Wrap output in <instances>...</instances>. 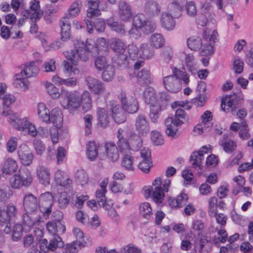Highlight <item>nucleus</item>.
<instances>
[{
  "label": "nucleus",
  "mask_w": 253,
  "mask_h": 253,
  "mask_svg": "<svg viewBox=\"0 0 253 253\" xmlns=\"http://www.w3.org/2000/svg\"><path fill=\"white\" fill-rule=\"evenodd\" d=\"M124 157L122 158V165L126 169L128 170H133V161L134 158L132 156L131 153L123 155Z\"/></svg>",
  "instance_id": "obj_53"
},
{
  "label": "nucleus",
  "mask_w": 253,
  "mask_h": 253,
  "mask_svg": "<svg viewBox=\"0 0 253 253\" xmlns=\"http://www.w3.org/2000/svg\"><path fill=\"white\" fill-rule=\"evenodd\" d=\"M103 147L105 149V155H100V159L104 160L105 158H107L113 162H116L119 159V152L115 142L111 141L106 142L103 146Z\"/></svg>",
  "instance_id": "obj_8"
},
{
  "label": "nucleus",
  "mask_w": 253,
  "mask_h": 253,
  "mask_svg": "<svg viewBox=\"0 0 253 253\" xmlns=\"http://www.w3.org/2000/svg\"><path fill=\"white\" fill-rule=\"evenodd\" d=\"M188 120V117L185 111L181 108H178L173 118L169 117L165 121V131L167 135L171 138L176 137L178 135L177 127Z\"/></svg>",
  "instance_id": "obj_2"
},
{
  "label": "nucleus",
  "mask_w": 253,
  "mask_h": 253,
  "mask_svg": "<svg viewBox=\"0 0 253 253\" xmlns=\"http://www.w3.org/2000/svg\"><path fill=\"white\" fill-rule=\"evenodd\" d=\"M123 133V129L121 128L118 129L117 133V137L118 139L117 141V147L121 153L123 155H125L131 153V151L130 145L128 140L124 137Z\"/></svg>",
  "instance_id": "obj_21"
},
{
  "label": "nucleus",
  "mask_w": 253,
  "mask_h": 253,
  "mask_svg": "<svg viewBox=\"0 0 253 253\" xmlns=\"http://www.w3.org/2000/svg\"><path fill=\"white\" fill-rule=\"evenodd\" d=\"M204 157L201 154H200L198 151L193 152L190 156V161L194 168H200L202 166Z\"/></svg>",
  "instance_id": "obj_51"
},
{
  "label": "nucleus",
  "mask_w": 253,
  "mask_h": 253,
  "mask_svg": "<svg viewBox=\"0 0 253 253\" xmlns=\"http://www.w3.org/2000/svg\"><path fill=\"white\" fill-rule=\"evenodd\" d=\"M27 118L20 119L16 113L10 115L8 122L16 129L22 132H26V127L29 123Z\"/></svg>",
  "instance_id": "obj_20"
},
{
  "label": "nucleus",
  "mask_w": 253,
  "mask_h": 253,
  "mask_svg": "<svg viewBox=\"0 0 253 253\" xmlns=\"http://www.w3.org/2000/svg\"><path fill=\"white\" fill-rule=\"evenodd\" d=\"M140 214L146 219H149L152 215V209L149 203H142L139 206Z\"/></svg>",
  "instance_id": "obj_55"
},
{
  "label": "nucleus",
  "mask_w": 253,
  "mask_h": 253,
  "mask_svg": "<svg viewBox=\"0 0 253 253\" xmlns=\"http://www.w3.org/2000/svg\"><path fill=\"white\" fill-rule=\"evenodd\" d=\"M109 106L112 112V117L117 124H122L126 121V113L124 109L114 100L109 101Z\"/></svg>",
  "instance_id": "obj_9"
},
{
  "label": "nucleus",
  "mask_w": 253,
  "mask_h": 253,
  "mask_svg": "<svg viewBox=\"0 0 253 253\" xmlns=\"http://www.w3.org/2000/svg\"><path fill=\"white\" fill-rule=\"evenodd\" d=\"M185 0H172L169 5L170 13H163L161 18V23L163 27L167 30H172L175 26V21L174 18L178 17L184 7Z\"/></svg>",
  "instance_id": "obj_1"
},
{
  "label": "nucleus",
  "mask_w": 253,
  "mask_h": 253,
  "mask_svg": "<svg viewBox=\"0 0 253 253\" xmlns=\"http://www.w3.org/2000/svg\"><path fill=\"white\" fill-rule=\"evenodd\" d=\"M39 71V68L36 64L34 62H31L25 64L19 74L28 78L37 75Z\"/></svg>",
  "instance_id": "obj_36"
},
{
  "label": "nucleus",
  "mask_w": 253,
  "mask_h": 253,
  "mask_svg": "<svg viewBox=\"0 0 253 253\" xmlns=\"http://www.w3.org/2000/svg\"><path fill=\"white\" fill-rule=\"evenodd\" d=\"M115 75V68L112 66H108L102 73V79L107 82L111 81Z\"/></svg>",
  "instance_id": "obj_62"
},
{
  "label": "nucleus",
  "mask_w": 253,
  "mask_h": 253,
  "mask_svg": "<svg viewBox=\"0 0 253 253\" xmlns=\"http://www.w3.org/2000/svg\"><path fill=\"white\" fill-rule=\"evenodd\" d=\"M46 228L53 235H56L57 233L62 234L66 230L65 226L62 221H48L46 223Z\"/></svg>",
  "instance_id": "obj_27"
},
{
  "label": "nucleus",
  "mask_w": 253,
  "mask_h": 253,
  "mask_svg": "<svg viewBox=\"0 0 253 253\" xmlns=\"http://www.w3.org/2000/svg\"><path fill=\"white\" fill-rule=\"evenodd\" d=\"M118 98L121 101L122 108L125 112L134 114L138 111L139 105L136 98L132 97H126V93L124 91L120 92L118 95Z\"/></svg>",
  "instance_id": "obj_7"
},
{
  "label": "nucleus",
  "mask_w": 253,
  "mask_h": 253,
  "mask_svg": "<svg viewBox=\"0 0 253 253\" xmlns=\"http://www.w3.org/2000/svg\"><path fill=\"white\" fill-rule=\"evenodd\" d=\"M37 174L41 183L44 185L49 184L50 172L46 167L39 166L37 170Z\"/></svg>",
  "instance_id": "obj_35"
},
{
  "label": "nucleus",
  "mask_w": 253,
  "mask_h": 253,
  "mask_svg": "<svg viewBox=\"0 0 253 253\" xmlns=\"http://www.w3.org/2000/svg\"><path fill=\"white\" fill-rule=\"evenodd\" d=\"M79 48L76 45L74 49L71 50L70 51H67L65 53L66 57L71 61V64L73 66L78 65L79 60Z\"/></svg>",
  "instance_id": "obj_49"
},
{
  "label": "nucleus",
  "mask_w": 253,
  "mask_h": 253,
  "mask_svg": "<svg viewBox=\"0 0 253 253\" xmlns=\"http://www.w3.org/2000/svg\"><path fill=\"white\" fill-rule=\"evenodd\" d=\"M144 11L149 16H155L160 13L161 7L157 1L148 0L145 4Z\"/></svg>",
  "instance_id": "obj_25"
},
{
  "label": "nucleus",
  "mask_w": 253,
  "mask_h": 253,
  "mask_svg": "<svg viewBox=\"0 0 253 253\" xmlns=\"http://www.w3.org/2000/svg\"><path fill=\"white\" fill-rule=\"evenodd\" d=\"M127 52L128 58L132 60H135L137 59L139 55V50L137 46L133 44H129L127 47Z\"/></svg>",
  "instance_id": "obj_58"
},
{
  "label": "nucleus",
  "mask_w": 253,
  "mask_h": 253,
  "mask_svg": "<svg viewBox=\"0 0 253 253\" xmlns=\"http://www.w3.org/2000/svg\"><path fill=\"white\" fill-rule=\"evenodd\" d=\"M23 206L25 211L29 213L38 212L39 202L37 198L31 193L26 194L24 197Z\"/></svg>",
  "instance_id": "obj_14"
},
{
  "label": "nucleus",
  "mask_w": 253,
  "mask_h": 253,
  "mask_svg": "<svg viewBox=\"0 0 253 253\" xmlns=\"http://www.w3.org/2000/svg\"><path fill=\"white\" fill-rule=\"evenodd\" d=\"M45 87L48 94L53 98H58L60 94L58 89L52 84L46 82L44 84Z\"/></svg>",
  "instance_id": "obj_57"
},
{
  "label": "nucleus",
  "mask_w": 253,
  "mask_h": 253,
  "mask_svg": "<svg viewBox=\"0 0 253 253\" xmlns=\"http://www.w3.org/2000/svg\"><path fill=\"white\" fill-rule=\"evenodd\" d=\"M136 79L138 84L141 85H149L153 80L150 71L146 69H143L138 73Z\"/></svg>",
  "instance_id": "obj_30"
},
{
  "label": "nucleus",
  "mask_w": 253,
  "mask_h": 253,
  "mask_svg": "<svg viewBox=\"0 0 253 253\" xmlns=\"http://www.w3.org/2000/svg\"><path fill=\"white\" fill-rule=\"evenodd\" d=\"M240 99L236 94L226 96L221 100V108L226 113L231 112L234 114L238 107Z\"/></svg>",
  "instance_id": "obj_12"
},
{
  "label": "nucleus",
  "mask_w": 253,
  "mask_h": 253,
  "mask_svg": "<svg viewBox=\"0 0 253 253\" xmlns=\"http://www.w3.org/2000/svg\"><path fill=\"white\" fill-rule=\"evenodd\" d=\"M54 181L57 184L64 187L68 192H72V181L64 171L57 170L54 174Z\"/></svg>",
  "instance_id": "obj_15"
},
{
  "label": "nucleus",
  "mask_w": 253,
  "mask_h": 253,
  "mask_svg": "<svg viewBox=\"0 0 253 253\" xmlns=\"http://www.w3.org/2000/svg\"><path fill=\"white\" fill-rule=\"evenodd\" d=\"M217 199L215 197H211L209 201V214L211 217L214 216L217 211Z\"/></svg>",
  "instance_id": "obj_64"
},
{
  "label": "nucleus",
  "mask_w": 253,
  "mask_h": 253,
  "mask_svg": "<svg viewBox=\"0 0 253 253\" xmlns=\"http://www.w3.org/2000/svg\"><path fill=\"white\" fill-rule=\"evenodd\" d=\"M62 97L68 98L67 103L65 105L61 104L64 109L69 110L70 113L77 111L79 107V98L75 93H70L66 90H63L61 93Z\"/></svg>",
  "instance_id": "obj_11"
},
{
  "label": "nucleus",
  "mask_w": 253,
  "mask_h": 253,
  "mask_svg": "<svg viewBox=\"0 0 253 253\" xmlns=\"http://www.w3.org/2000/svg\"><path fill=\"white\" fill-rule=\"evenodd\" d=\"M188 199L187 195L184 192H181L175 198L169 197L168 199V203L172 209H177L185 205Z\"/></svg>",
  "instance_id": "obj_24"
},
{
  "label": "nucleus",
  "mask_w": 253,
  "mask_h": 253,
  "mask_svg": "<svg viewBox=\"0 0 253 253\" xmlns=\"http://www.w3.org/2000/svg\"><path fill=\"white\" fill-rule=\"evenodd\" d=\"M15 79L14 81V85L15 87L21 89L23 91H26L28 89L29 82L27 78L24 76L23 75L19 73L15 75Z\"/></svg>",
  "instance_id": "obj_41"
},
{
  "label": "nucleus",
  "mask_w": 253,
  "mask_h": 253,
  "mask_svg": "<svg viewBox=\"0 0 253 253\" xmlns=\"http://www.w3.org/2000/svg\"><path fill=\"white\" fill-rule=\"evenodd\" d=\"M118 13L121 21L126 22L131 20L133 13L130 5L125 1L118 3Z\"/></svg>",
  "instance_id": "obj_17"
},
{
  "label": "nucleus",
  "mask_w": 253,
  "mask_h": 253,
  "mask_svg": "<svg viewBox=\"0 0 253 253\" xmlns=\"http://www.w3.org/2000/svg\"><path fill=\"white\" fill-rule=\"evenodd\" d=\"M110 47L117 53H124L126 48V45L125 42L119 39H113L110 43Z\"/></svg>",
  "instance_id": "obj_43"
},
{
  "label": "nucleus",
  "mask_w": 253,
  "mask_h": 253,
  "mask_svg": "<svg viewBox=\"0 0 253 253\" xmlns=\"http://www.w3.org/2000/svg\"><path fill=\"white\" fill-rule=\"evenodd\" d=\"M149 41L151 45L156 48H160L165 43V39L163 35L159 33L152 34Z\"/></svg>",
  "instance_id": "obj_45"
},
{
  "label": "nucleus",
  "mask_w": 253,
  "mask_h": 253,
  "mask_svg": "<svg viewBox=\"0 0 253 253\" xmlns=\"http://www.w3.org/2000/svg\"><path fill=\"white\" fill-rule=\"evenodd\" d=\"M33 180L31 171L27 169H24L11 177L9 179V183L12 188L18 189L22 187L30 186Z\"/></svg>",
  "instance_id": "obj_5"
},
{
  "label": "nucleus",
  "mask_w": 253,
  "mask_h": 253,
  "mask_svg": "<svg viewBox=\"0 0 253 253\" xmlns=\"http://www.w3.org/2000/svg\"><path fill=\"white\" fill-rule=\"evenodd\" d=\"M166 109V105L162 106L160 104L150 105L149 118L151 121L157 123L160 117V114L162 110Z\"/></svg>",
  "instance_id": "obj_37"
},
{
  "label": "nucleus",
  "mask_w": 253,
  "mask_h": 253,
  "mask_svg": "<svg viewBox=\"0 0 253 253\" xmlns=\"http://www.w3.org/2000/svg\"><path fill=\"white\" fill-rule=\"evenodd\" d=\"M151 45L147 43H142L139 47V56L144 59L152 58L155 54V50Z\"/></svg>",
  "instance_id": "obj_38"
},
{
  "label": "nucleus",
  "mask_w": 253,
  "mask_h": 253,
  "mask_svg": "<svg viewBox=\"0 0 253 253\" xmlns=\"http://www.w3.org/2000/svg\"><path fill=\"white\" fill-rule=\"evenodd\" d=\"M63 115L61 110L55 108L50 113V123L54 124V126L60 127L63 122Z\"/></svg>",
  "instance_id": "obj_42"
},
{
  "label": "nucleus",
  "mask_w": 253,
  "mask_h": 253,
  "mask_svg": "<svg viewBox=\"0 0 253 253\" xmlns=\"http://www.w3.org/2000/svg\"><path fill=\"white\" fill-rule=\"evenodd\" d=\"M132 26L141 30L147 20L143 14H138L132 17Z\"/></svg>",
  "instance_id": "obj_54"
},
{
  "label": "nucleus",
  "mask_w": 253,
  "mask_h": 253,
  "mask_svg": "<svg viewBox=\"0 0 253 253\" xmlns=\"http://www.w3.org/2000/svg\"><path fill=\"white\" fill-rule=\"evenodd\" d=\"M106 40L103 38H98L96 41L87 39L85 43L80 42V60L86 61L91 52L99 53L100 51L106 48Z\"/></svg>",
  "instance_id": "obj_3"
},
{
  "label": "nucleus",
  "mask_w": 253,
  "mask_h": 253,
  "mask_svg": "<svg viewBox=\"0 0 253 253\" xmlns=\"http://www.w3.org/2000/svg\"><path fill=\"white\" fill-rule=\"evenodd\" d=\"M202 39L199 37H192L187 40V46L192 50L197 51L202 46Z\"/></svg>",
  "instance_id": "obj_50"
},
{
  "label": "nucleus",
  "mask_w": 253,
  "mask_h": 253,
  "mask_svg": "<svg viewBox=\"0 0 253 253\" xmlns=\"http://www.w3.org/2000/svg\"><path fill=\"white\" fill-rule=\"evenodd\" d=\"M173 52L172 48L169 46H165L162 50L161 57L164 62L169 63L172 59Z\"/></svg>",
  "instance_id": "obj_63"
},
{
  "label": "nucleus",
  "mask_w": 253,
  "mask_h": 253,
  "mask_svg": "<svg viewBox=\"0 0 253 253\" xmlns=\"http://www.w3.org/2000/svg\"><path fill=\"white\" fill-rule=\"evenodd\" d=\"M85 81L88 89L92 93L100 95L105 93L106 94H109V92L106 91L104 84L101 81L92 77H87Z\"/></svg>",
  "instance_id": "obj_10"
},
{
  "label": "nucleus",
  "mask_w": 253,
  "mask_h": 253,
  "mask_svg": "<svg viewBox=\"0 0 253 253\" xmlns=\"http://www.w3.org/2000/svg\"><path fill=\"white\" fill-rule=\"evenodd\" d=\"M42 221L41 216L38 213L30 214L28 212L22 216V223L26 230H30L34 225Z\"/></svg>",
  "instance_id": "obj_22"
},
{
  "label": "nucleus",
  "mask_w": 253,
  "mask_h": 253,
  "mask_svg": "<svg viewBox=\"0 0 253 253\" xmlns=\"http://www.w3.org/2000/svg\"><path fill=\"white\" fill-rule=\"evenodd\" d=\"M63 246V242L61 237L57 235H54L52 239L50 240L48 245V249L54 251L57 248H61Z\"/></svg>",
  "instance_id": "obj_56"
},
{
  "label": "nucleus",
  "mask_w": 253,
  "mask_h": 253,
  "mask_svg": "<svg viewBox=\"0 0 253 253\" xmlns=\"http://www.w3.org/2000/svg\"><path fill=\"white\" fill-rule=\"evenodd\" d=\"M152 199L157 204L163 203L165 193L168 192L171 185V181L169 179L162 180L161 178H157L153 182Z\"/></svg>",
  "instance_id": "obj_4"
},
{
  "label": "nucleus",
  "mask_w": 253,
  "mask_h": 253,
  "mask_svg": "<svg viewBox=\"0 0 253 253\" xmlns=\"http://www.w3.org/2000/svg\"><path fill=\"white\" fill-rule=\"evenodd\" d=\"M106 193V191L100 190H97L95 192L96 199L98 204L100 207L105 209L107 208L105 196Z\"/></svg>",
  "instance_id": "obj_60"
},
{
  "label": "nucleus",
  "mask_w": 253,
  "mask_h": 253,
  "mask_svg": "<svg viewBox=\"0 0 253 253\" xmlns=\"http://www.w3.org/2000/svg\"><path fill=\"white\" fill-rule=\"evenodd\" d=\"M18 168L16 161L11 158H7L4 161L2 171L6 174H12L17 171Z\"/></svg>",
  "instance_id": "obj_28"
},
{
  "label": "nucleus",
  "mask_w": 253,
  "mask_h": 253,
  "mask_svg": "<svg viewBox=\"0 0 253 253\" xmlns=\"http://www.w3.org/2000/svg\"><path fill=\"white\" fill-rule=\"evenodd\" d=\"M84 130L85 135L88 136L91 134L93 117L91 115L86 114L84 117Z\"/></svg>",
  "instance_id": "obj_61"
},
{
  "label": "nucleus",
  "mask_w": 253,
  "mask_h": 253,
  "mask_svg": "<svg viewBox=\"0 0 253 253\" xmlns=\"http://www.w3.org/2000/svg\"><path fill=\"white\" fill-rule=\"evenodd\" d=\"M163 84L166 89L171 93H176L181 88V83H179L173 75L164 77Z\"/></svg>",
  "instance_id": "obj_19"
},
{
  "label": "nucleus",
  "mask_w": 253,
  "mask_h": 253,
  "mask_svg": "<svg viewBox=\"0 0 253 253\" xmlns=\"http://www.w3.org/2000/svg\"><path fill=\"white\" fill-rule=\"evenodd\" d=\"M141 136L134 133L129 137L131 151H138L142 146Z\"/></svg>",
  "instance_id": "obj_46"
},
{
  "label": "nucleus",
  "mask_w": 253,
  "mask_h": 253,
  "mask_svg": "<svg viewBox=\"0 0 253 253\" xmlns=\"http://www.w3.org/2000/svg\"><path fill=\"white\" fill-rule=\"evenodd\" d=\"M61 27V40L63 42H66L70 39V23L67 17H63L59 23Z\"/></svg>",
  "instance_id": "obj_31"
},
{
  "label": "nucleus",
  "mask_w": 253,
  "mask_h": 253,
  "mask_svg": "<svg viewBox=\"0 0 253 253\" xmlns=\"http://www.w3.org/2000/svg\"><path fill=\"white\" fill-rule=\"evenodd\" d=\"M98 124L101 127L105 128L109 126L110 117L108 112L104 108L98 107L96 112Z\"/></svg>",
  "instance_id": "obj_26"
},
{
  "label": "nucleus",
  "mask_w": 253,
  "mask_h": 253,
  "mask_svg": "<svg viewBox=\"0 0 253 253\" xmlns=\"http://www.w3.org/2000/svg\"><path fill=\"white\" fill-rule=\"evenodd\" d=\"M18 155L21 163L24 166H30L33 162V154L26 144L21 145L18 150Z\"/></svg>",
  "instance_id": "obj_16"
},
{
  "label": "nucleus",
  "mask_w": 253,
  "mask_h": 253,
  "mask_svg": "<svg viewBox=\"0 0 253 253\" xmlns=\"http://www.w3.org/2000/svg\"><path fill=\"white\" fill-rule=\"evenodd\" d=\"M106 23L112 31L124 35L126 33L125 26L124 24L116 20L114 17H111L107 20Z\"/></svg>",
  "instance_id": "obj_32"
},
{
  "label": "nucleus",
  "mask_w": 253,
  "mask_h": 253,
  "mask_svg": "<svg viewBox=\"0 0 253 253\" xmlns=\"http://www.w3.org/2000/svg\"><path fill=\"white\" fill-rule=\"evenodd\" d=\"M103 148V145L96 143L95 141H88L86 145V154L88 159L93 161L97 156H100L99 151Z\"/></svg>",
  "instance_id": "obj_18"
},
{
  "label": "nucleus",
  "mask_w": 253,
  "mask_h": 253,
  "mask_svg": "<svg viewBox=\"0 0 253 253\" xmlns=\"http://www.w3.org/2000/svg\"><path fill=\"white\" fill-rule=\"evenodd\" d=\"M134 126L139 136H146L150 131L149 123L143 114H140L136 118Z\"/></svg>",
  "instance_id": "obj_13"
},
{
  "label": "nucleus",
  "mask_w": 253,
  "mask_h": 253,
  "mask_svg": "<svg viewBox=\"0 0 253 253\" xmlns=\"http://www.w3.org/2000/svg\"><path fill=\"white\" fill-rule=\"evenodd\" d=\"M185 62L188 71L192 75L197 73V65L193 54H185Z\"/></svg>",
  "instance_id": "obj_44"
},
{
  "label": "nucleus",
  "mask_w": 253,
  "mask_h": 253,
  "mask_svg": "<svg viewBox=\"0 0 253 253\" xmlns=\"http://www.w3.org/2000/svg\"><path fill=\"white\" fill-rule=\"evenodd\" d=\"M59 206L60 208H65L68 205L70 201V197L67 191L59 193L57 195Z\"/></svg>",
  "instance_id": "obj_59"
},
{
  "label": "nucleus",
  "mask_w": 253,
  "mask_h": 253,
  "mask_svg": "<svg viewBox=\"0 0 253 253\" xmlns=\"http://www.w3.org/2000/svg\"><path fill=\"white\" fill-rule=\"evenodd\" d=\"M219 144L224 151L229 154L232 153L237 147L236 143L227 134L224 135L220 140Z\"/></svg>",
  "instance_id": "obj_29"
},
{
  "label": "nucleus",
  "mask_w": 253,
  "mask_h": 253,
  "mask_svg": "<svg viewBox=\"0 0 253 253\" xmlns=\"http://www.w3.org/2000/svg\"><path fill=\"white\" fill-rule=\"evenodd\" d=\"M173 74L175 78L179 82L183 83L185 85H188L189 83V76L185 71H181L176 68L173 70Z\"/></svg>",
  "instance_id": "obj_48"
},
{
  "label": "nucleus",
  "mask_w": 253,
  "mask_h": 253,
  "mask_svg": "<svg viewBox=\"0 0 253 253\" xmlns=\"http://www.w3.org/2000/svg\"><path fill=\"white\" fill-rule=\"evenodd\" d=\"M114 56L112 59L113 62L120 67H126L128 65V57L126 55L122 53Z\"/></svg>",
  "instance_id": "obj_52"
},
{
  "label": "nucleus",
  "mask_w": 253,
  "mask_h": 253,
  "mask_svg": "<svg viewBox=\"0 0 253 253\" xmlns=\"http://www.w3.org/2000/svg\"><path fill=\"white\" fill-rule=\"evenodd\" d=\"M40 2L37 0H32L30 2V9L31 11V20L35 21L40 19L42 14L43 12L40 9Z\"/></svg>",
  "instance_id": "obj_39"
},
{
  "label": "nucleus",
  "mask_w": 253,
  "mask_h": 253,
  "mask_svg": "<svg viewBox=\"0 0 253 253\" xmlns=\"http://www.w3.org/2000/svg\"><path fill=\"white\" fill-rule=\"evenodd\" d=\"M54 199L52 195L49 192L42 194L39 197V205L40 211L42 214L43 217L48 219L52 211Z\"/></svg>",
  "instance_id": "obj_6"
},
{
  "label": "nucleus",
  "mask_w": 253,
  "mask_h": 253,
  "mask_svg": "<svg viewBox=\"0 0 253 253\" xmlns=\"http://www.w3.org/2000/svg\"><path fill=\"white\" fill-rule=\"evenodd\" d=\"M87 32L91 34L93 31V28L98 32L101 33L104 31L106 27V23L102 18H96L92 23L89 19H84Z\"/></svg>",
  "instance_id": "obj_23"
},
{
  "label": "nucleus",
  "mask_w": 253,
  "mask_h": 253,
  "mask_svg": "<svg viewBox=\"0 0 253 253\" xmlns=\"http://www.w3.org/2000/svg\"><path fill=\"white\" fill-rule=\"evenodd\" d=\"M85 113L89 111L92 108V99L90 93L84 91L80 96V108Z\"/></svg>",
  "instance_id": "obj_34"
},
{
  "label": "nucleus",
  "mask_w": 253,
  "mask_h": 253,
  "mask_svg": "<svg viewBox=\"0 0 253 253\" xmlns=\"http://www.w3.org/2000/svg\"><path fill=\"white\" fill-rule=\"evenodd\" d=\"M99 4V0H88L87 5V16L88 17H92L94 16H98L101 14V11L98 9Z\"/></svg>",
  "instance_id": "obj_40"
},
{
  "label": "nucleus",
  "mask_w": 253,
  "mask_h": 253,
  "mask_svg": "<svg viewBox=\"0 0 253 253\" xmlns=\"http://www.w3.org/2000/svg\"><path fill=\"white\" fill-rule=\"evenodd\" d=\"M143 96L145 102L150 105L160 104L158 103L156 92L154 89L151 87L148 86L145 89Z\"/></svg>",
  "instance_id": "obj_33"
},
{
  "label": "nucleus",
  "mask_w": 253,
  "mask_h": 253,
  "mask_svg": "<svg viewBox=\"0 0 253 253\" xmlns=\"http://www.w3.org/2000/svg\"><path fill=\"white\" fill-rule=\"evenodd\" d=\"M52 81L55 84L60 85L65 84L68 86H74L76 85L77 81L74 78H70L67 79H63L60 78L57 75H54L52 77Z\"/></svg>",
  "instance_id": "obj_47"
}]
</instances>
